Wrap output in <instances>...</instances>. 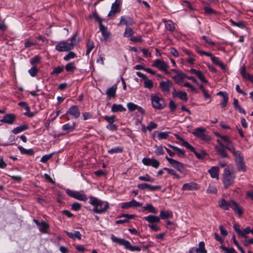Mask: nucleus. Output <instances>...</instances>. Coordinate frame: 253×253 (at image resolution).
<instances>
[{"label": "nucleus", "mask_w": 253, "mask_h": 253, "mask_svg": "<svg viewBox=\"0 0 253 253\" xmlns=\"http://www.w3.org/2000/svg\"><path fill=\"white\" fill-rule=\"evenodd\" d=\"M151 99L153 108L162 110L166 106V103L164 99L157 95L151 96Z\"/></svg>", "instance_id": "0eeeda50"}, {"label": "nucleus", "mask_w": 253, "mask_h": 253, "mask_svg": "<svg viewBox=\"0 0 253 253\" xmlns=\"http://www.w3.org/2000/svg\"><path fill=\"white\" fill-rule=\"evenodd\" d=\"M144 85L145 87L151 89L153 86V83L151 80L147 79L144 82Z\"/></svg>", "instance_id": "052dcab7"}, {"label": "nucleus", "mask_w": 253, "mask_h": 253, "mask_svg": "<svg viewBox=\"0 0 253 253\" xmlns=\"http://www.w3.org/2000/svg\"><path fill=\"white\" fill-rule=\"evenodd\" d=\"M65 69L67 72L73 73L77 69V67L74 62H71L67 63Z\"/></svg>", "instance_id": "72a5a7b5"}, {"label": "nucleus", "mask_w": 253, "mask_h": 253, "mask_svg": "<svg viewBox=\"0 0 253 253\" xmlns=\"http://www.w3.org/2000/svg\"><path fill=\"white\" fill-rule=\"evenodd\" d=\"M33 221L38 226L39 229L41 233H47V231L49 228V225L47 223L43 221H42L41 222H40L38 220L35 219H33Z\"/></svg>", "instance_id": "2eb2a0df"}, {"label": "nucleus", "mask_w": 253, "mask_h": 253, "mask_svg": "<svg viewBox=\"0 0 253 253\" xmlns=\"http://www.w3.org/2000/svg\"><path fill=\"white\" fill-rule=\"evenodd\" d=\"M127 107L130 112H133L137 110L141 115L145 114V110L140 106H139L132 102H129L127 104Z\"/></svg>", "instance_id": "aec40b11"}, {"label": "nucleus", "mask_w": 253, "mask_h": 253, "mask_svg": "<svg viewBox=\"0 0 253 253\" xmlns=\"http://www.w3.org/2000/svg\"><path fill=\"white\" fill-rule=\"evenodd\" d=\"M66 193L68 196L80 201H86L87 199L86 195L79 191L68 189L66 190Z\"/></svg>", "instance_id": "1a4fd4ad"}, {"label": "nucleus", "mask_w": 253, "mask_h": 253, "mask_svg": "<svg viewBox=\"0 0 253 253\" xmlns=\"http://www.w3.org/2000/svg\"><path fill=\"white\" fill-rule=\"evenodd\" d=\"M115 116L113 115L111 116H105L104 117V119L109 124H113L115 122Z\"/></svg>", "instance_id": "680f3d73"}, {"label": "nucleus", "mask_w": 253, "mask_h": 253, "mask_svg": "<svg viewBox=\"0 0 253 253\" xmlns=\"http://www.w3.org/2000/svg\"><path fill=\"white\" fill-rule=\"evenodd\" d=\"M206 5L203 7L204 10V13L206 15H217L219 14V12L217 11L214 10L211 7L208 6V3L204 2Z\"/></svg>", "instance_id": "393cba45"}, {"label": "nucleus", "mask_w": 253, "mask_h": 253, "mask_svg": "<svg viewBox=\"0 0 253 253\" xmlns=\"http://www.w3.org/2000/svg\"><path fill=\"white\" fill-rule=\"evenodd\" d=\"M186 77H187V76L181 72L176 76H174L173 78L177 84H180L183 82L184 79Z\"/></svg>", "instance_id": "c9c22d12"}, {"label": "nucleus", "mask_w": 253, "mask_h": 253, "mask_svg": "<svg viewBox=\"0 0 253 253\" xmlns=\"http://www.w3.org/2000/svg\"><path fill=\"white\" fill-rule=\"evenodd\" d=\"M172 84L171 81L167 80V81H161L159 84V87L162 92L165 93H169Z\"/></svg>", "instance_id": "ddd939ff"}, {"label": "nucleus", "mask_w": 253, "mask_h": 253, "mask_svg": "<svg viewBox=\"0 0 253 253\" xmlns=\"http://www.w3.org/2000/svg\"><path fill=\"white\" fill-rule=\"evenodd\" d=\"M202 39L204 40L206 43H207L208 44L214 46L215 45V43L212 41L211 38H210L209 37H207L206 36H203L202 37Z\"/></svg>", "instance_id": "e2e57ef3"}, {"label": "nucleus", "mask_w": 253, "mask_h": 253, "mask_svg": "<svg viewBox=\"0 0 253 253\" xmlns=\"http://www.w3.org/2000/svg\"><path fill=\"white\" fill-rule=\"evenodd\" d=\"M86 55H88L91 51L94 48V43L92 41L88 40L86 44Z\"/></svg>", "instance_id": "58836bf2"}, {"label": "nucleus", "mask_w": 253, "mask_h": 253, "mask_svg": "<svg viewBox=\"0 0 253 253\" xmlns=\"http://www.w3.org/2000/svg\"><path fill=\"white\" fill-rule=\"evenodd\" d=\"M210 54H211V55H207V56L210 57L212 62L215 65L219 66L222 69V70L225 71L226 69L225 66L219 60V58L213 56V54L211 52H210Z\"/></svg>", "instance_id": "5701e85b"}, {"label": "nucleus", "mask_w": 253, "mask_h": 253, "mask_svg": "<svg viewBox=\"0 0 253 253\" xmlns=\"http://www.w3.org/2000/svg\"><path fill=\"white\" fill-rule=\"evenodd\" d=\"M139 180L143 181H148L153 182L154 181L155 179L152 177L148 174H146L144 176H140L138 177Z\"/></svg>", "instance_id": "09e8293b"}, {"label": "nucleus", "mask_w": 253, "mask_h": 253, "mask_svg": "<svg viewBox=\"0 0 253 253\" xmlns=\"http://www.w3.org/2000/svg\"><path fill=\"white\" fill-rule=\"evenodd\" d=\"M191 152H193L195 155L196 157L200 160L205 159V157L207 155V153L205 151H201L200 153L197 152L194 147L192 146V149H188Z\"/></svg>", "instance_id": "a878e982"}, {"label": "nucleus", "mask_w": 253, "mask_h": 253, "mask_svg": "<svg viewBox=\"0 0 253 253\" xmlns=\"http://www.w3.org/2000/svg\"><path fill=\"white\" fill-rule=\"evenodd\" d=\"M70 115L74 118H78L81 114L78 107L76 105L72 106L67 111L66 115Z\"/></svg>", "instance_id": "a211bd4d"}, {"label": "nucleus", "mask_w": 253, "mask_h": 253, "mask_svg": "<svg viewBox=\"0 0 253 253\" xmlns=\"http://www.w3.org/2000/svg\"><path fill=\"white\" fill-rule=\"evenodd\" d=\"M156 149L155 151V153L157 156L163 155L164 154V151L162 146H158L155 145Z\"/></svg>", "instance_id": "6e6d98bb"}, {"label": "nucleus", "mask_w": 253, "mask_h": 253, "mask_svg": "<svg viewBox=\"0 0 253 253\" xmlns=\"http://www.w3.org/2000/svg\"><path fill=\"white\" fill-rule=\"evenodd\" d=\"M175 138L182 142V145L185 147L187 149H192V145H190L187 141H185L183 138L181 137L179 135L175 134Z\"/></svg>", "instance_id": "a19ab883"}, {"label": "nucleus", "mask_w": 253, "mask_h": 253, "mask_svg": "<svg viewBox=\"0 0 253 253\" xmlns=\"http://www.w3.org/2000/svg\"><path fill=\"white\" fill-rule=\"evenodd\" d=\"M251 231V228L250 226H247L243 230H242L238 236L239 237H243L244 238H247V235L250 233Z\"/></svg>", "instance_id": "c03bdc74"}, {"label": "nucleus", "mask_w": 253, "mask_h": 253, "mask_svg": "<svg viewBox=\"0 0 253 253\" xmlns=\"http://www.w3.org/2000/svg\"><path fill=\"white\" fill-rule=\"evenodd\" d=\"M212 178L219 179V169L217 166L212 167L208 170Z\"/></svg>", "instance_id": "b1692460"}, {"label": "nucleus", "mask_w": 253, "mask_h": 253, "mask_svg": "<svg viewBox=\"0 0 253 253\" xmlns=\"http://www.w3.org/2000/svg\"><path fill=\"white\" fill-rule=\"evenodd\" d=\"M117 89V86L116 84H114L111 87H109L106 91V94L107 96V98L109 99L115 98L116 96Z\"/></svg>", "instance_id": "4be33fe9"}, {"label": "nucleus", "mask_w": 253, "mask_h": 253, "mask_svg": "<svg viewBox=\"0 0 253 253\" xmlns=\"http://www.w3.org/2000/svg\"><path fill=\"white\" fill-rule=\"evenodd\" d=\"M16 120V116L14 114L8 113L5 115L0 122L11 125L14 123Z\"/></svg>", "instance_id": "4468645a"}, {"label": "nucleus", "mask_w": 253, "mask_h": 253, "mask_svg": "<svg viewBox=\"0 0 253 253\" xmlns=\"http://www.w3.org/2000/svg\"><path fill=\"white\" fill-rule=\"evenodd\" d=\"M173 216L172 212L171 211H161L160 213V218L162 219H166L171 218Z\"/></svg>", "instance_id": "473e14b6"}, {"label": "nucleus", "mask_w": 253, "mask_h": 253, "mask_svg": "<svg viewBox=\"0 0 253 253\" xmlns=\"http://www.w3.org/2000/svg\"><path fill=\"white\" fill-rule=\"evenodd\" d=\"M64 66H58L53 68L52 71L51 72L52 75H57L62 73L64 71Z\"/></svg>", "instance_id": "49530a36"}, {"label": "nucleus", "mask_w": 253, "mask_h": 253, "mask_svg": "<svg viewBox=\"0 0 253 253\" xmlns=\"http://www.w3.org/2000/svg\"><path fill=\"white\" fill-rule=\"evenodd\" d=\"M164 22L165 24V27L170 32H173L175 30V26L172 21L165 20Z\"/></svg>", "instance_id": "e433bc0d"}, {"label": "nucleus", "mask_w": 253, "mask_h": 253, "mask_svg": "<svg viewBox=\"0 0 253 253\" xmlns=\"http://www.w3.org/2000/svg\"><path fill=\"white\" fill-rule=\"evenodd\" d=\"M77 57L76 54L72 51H70L66 55L63 57V59L65 61H69L71 59Z\"/></svg>", "instance_id": "4d7b16f0"}, {"label": "nucleus", "mask_w": 253, "mask_h": 253, "mask_svg": "<svg viewBox=\"0 0 253 253\" xmlns=\"http://www.w3.org/2000/svg\"><path fill=\"white\" fill-rule=\"evenodd\" d=\"M100 31L101 32V34L103 37L106 39L108 38L110 36V33L107 31V28L102 24L100 23V25L99 26Z\"/></svg>", "instance_id": "4c0bfd02"}, {"label": "nucleus", "mask_w": 253, "mask_h": 253, "mask_svg": "<svg viewBox=\"0 0 253 253\" xmlns=\"http://www.w3.org/2000/svg\"><path fill=\"white\" fill-rule=\"evenodd\" d=\"M29 128V127L27 124H24L16 127H15L12 129V132L14 134H16L22 131L28 129Z\"/></svg>", "instance_id": "2f4dec72"}, {"label": "nucleus", "mask_w": 253, "mask_h": 253, "mask_svg": "<svg viewBox=\"0 0 253 253\" xmlns=\"http://www.w3.org/2000/svg\"><path fill=\"white\" fill-rule=\"evenodd\" d=\"M142 209L143 211L147 210L149 212L153 213H157L158 211L152 204H147L145 206L142 207Z\"/></svg>", "instance_id": "79ce46f5"}, {"label": "nucleus", "mask_w": 253, "mask_h": 253, "mask_svg": "<svg viewBox=\"0 0 253 253\" xmlns=\"http://www.w3.org/2000/svg\"><path fill=\"white\" fill-rule=\"evenodd\" d=\"M157 124L153 122H150L149 124L147 126L146 128H145L144 127H142V130L143 131H146V129H147L149 131H151L152 130L155 129L157 127Z\"/></svg>", "instance_id": "864d4df0"}, {"label": "nucleus", "mask_w": 253, "mask_h": 253, "mask_svg": "<svg viewBox=\"0 0 253 253\" xmlns=\"http://www.w3.org/2000/svg\"><path fill=\"white\" fill-rule=\"evenodd\" d=\"M123 148L122 147H116L113 148L109 150H108V153L110 154H113L114 153H121L123 152Z\"/></svg>", "instance_id": "3c124183"}, {"label": "nucleus", "mask_w": 253, "mask_h": 253, "mask_svg": "<svg viewBox=\"0 0 253 253\" xmlns=\"http://www.w3.org/2000/svg\"><path fill=\"white\" fill-rule=\"evenodd\" d=\"M206 131V129L205 128L198 127L194 130L193 134L203 140L206 141H210L211 137L205 134Z\"/></svg>", "instance_id": "6e6552de"}, {"label": "nucleus", "mask_w": 253, "mask_h": 253, "mask_svg": "<svg viewBox=\"0 0 253 253\" xmlns=\"http://www.w3.org/2000/svg\"><path fill=\"white\" fill-rule=\"evenodd\" d=\"M152 66L153 67L157 68L163 71L166 74H169V72L168 71L169 65L163 60L157 59L153 61Z\"/></svg>", "instance_id": "9d476101"}, {"label": "nucleus", "mask_w": 253, "mask_h": 253, "mask_svg": "<svg viewBox=\"0 0 253 253\" xmlns=\"http://www.w3.org/2000/svg\"><path fill=\"white\" fill-rule=\"evenodd\" d=\"M144 219L148 221L149 224H154V223H158L160 222V218L155 215H149L144 217Z\"/></svg>", "instance_id": "c756f323"}, {"label": "nucleus", "mask_w": 253, "mask_h": 253, "mask_svg": "<svg viewBox=\"0 0 253 253\" xmlns=\"http://www.w3.org/2000/svg\"><path fill=\"white\" fill-rule=\"evenodd\" d=\"M142 204L137 202L134 199H132L128 202H125L121 204V208L124 209H128L131 207H141Z\"/></svg>", "instance_id": "f3484780"}, {"label": "nucleus", "mask_w": 253, "mask_h": 253, "mask_svg": "<svg viewBox=\"0 0 253 253\" xmlns=\"http://www.w3.org/2000/svg\"><path fill=\"white\" fill-rule=\"evenodd\" d=\"M168 146L172 148L173 150L176 151L178 156H184L185 155V152L183 150H182L176 146H173L170 144H169Z\"/></svg>", "instance_id": "de8ad7c7"}, {"label": "nucleus", "mask_w": 253, "mask_h": 253, "mask_svg": "<svg viewBox=\"0 0 253 253\" xmlns=\"http://www.w3.org/2000/svg\"><path fill=\"white\" fill-rule=\"evenodd\" d=\"M235 177L236 175L233 171L230 170L229 168H225L222 174V182L224 188L227 189L232 186Z\"/></svg>", "instance_id": "20e7f679"}, {"label": "nucleus", "mask_w": 253, "mask_h": 253, "mask_svg": "<svg viewBox=\"0 0 253 253\" xmlns=\"http://www.w3.org/2000/svg\"><path fill=\"white\" fill-rule=\"evenodd\" d=\"M219 206L224 210H228L229 208H231L236 211L239 216H241L243 214L242 208L233 200L226 201L224 199H222L219 204Z\"/></svg>", "instance_id": "7ed1b4c3"}, {"label": "nucleus", "mask_w": 253, "mask_h": 253, "mask_svg": "<svg viewBox=\"0 0 253 253\" xmlns=\"http://www.w3.org/2000/svg\"><path fill=\"white\" fill-rule=\"evenodd\" d=\"M134 23L135 22L132 18L129 16H123L121 17L120 21L118 25H126V26H128L133 25Z\"/></svg>", "instance_id": "6ab92c4d"}, {"label": "nucleus", "mask_w": 253, "mask_h": 253, "mask_svg": "<svg viewBox=\"0 0 253 253\" xmlns=\"http://www.w3.org/2000/svg\"><path fill=\"white\" fill-rule=\"evenodd\" d=\"M226 141V144H224L222 141L217 139L216 140L219 146L216 145L214 149L216 152L222 158H229V155L227 154L226 149L230 151L234 157L235 162L242 160L244 157L240 151H236L231 140H229L227 137H223Z\"/></svg>", "instance_id": "f257e3e1"}, {"label": "nucleus", "mask_w": 253, "mask_h": 253, "mask_svg": "<svg viewBox=\"0 0 253 253\" xmlns=\"http://www.w3.org/2000/svg\"><path fill=\"white\" fill-rule=\"evenodd\" d=\"M134 34V32L132 29L129 26H126L125 31L124 33V37L128 38L131 37Z\"/></svg>", "instance_id": "8fccbe9b"}, {"label": "nucleus", "mask_w": 253, "mask_h": 253, "mask_svg": "<svg viewBox=\"0 0 253 253\" xmlns=\"http://www.w3.org/2000/svg\"><path fill=\"white\" fill-rule=\"evenodd\" d=\"M121 3V0H116L113 3H112L111 6V9L108 14V17L113 16L116 13L120 12V5Z\"/></svg>", "instance_id": "f8f14e48"}, {"label": "nucleus", "mask_w": 253, "mask_h": 253, "mask_svg": "<svg viewBox=\"0 0 253 253\" xmlns=\"http://www.w3.org/2000/svg\"><path fill=\"white\" fill-rule=\"evenodd\" d=\"M237 170L239 171L245 172L247 170L246 166L244 162V160H240L239 161L235 162Z\"/></svg>", "instance_id": "bb28decb"}, {"label": "nucleus", "mask_w": 253, "mask_h": 253, "mask_svg": "<svg viewBox=\"0 0 253 253\" xmlns=\"http://www.w3.org/2000/svg\"><path fill=\"white\" fill-rule=\"evenodd\" d=\"M229 21L231 23V25L233 26L238 27L241 29H244L246 27L245 22L243 21H240L236 22L234 21L233 20L230 19Z\"/></svg>", "instance_id": "a18cd8bd"}, {"label": "nucleus", "mask_w": 253, "mask_h": 253, "mask_svg": "<svg viewBox=\"0 0 253 253\" xmlns=\"http://www.w3.org/2000/svg\"><path fill=\"white\" fill-rule=\"evenodd\" d=\"M54 154H55V152H53L49 154L45 155L43 156L41 159V162L43 163H46L48 160H49L50 159H51L52 158V156Z\"/></svg>", "instance_id": "5fc2aeb1"}, {"label": "nucleus", "mask_w": 253, "mask_h": 253, "mask_svg": "<svg viewBox=\"0 0 253 253\" xmlns=\"http://www.w3.org/2000/svg\"><path fill=\"white\" fill-rule=\"evenodd\" d=\"M196 76L202 82L205 83H208V81L205 79L204 75L203 74L201 71L197 73Z\"/></svg>", "instance_id": "338daca9"}, {"label": "nucleus", "mask_w": 253, "mask_h": 253, "mask_svg": "<svg viewBox=\"0 0 253 253\" xmlns=\"http://www.w3.org/2000/svg\"><path fill=\"white\" fill-rule=\"evenodd\" d=\"M173 96L174 97L177 96L179 99L185 101H187V94L186 92L179 91L176 92L175 88H174V93H173Z\"/></svg>", "instance_id": "7c9ffc66"}, {"label": "nucleus", "mask_w": 253, "mask_h": 253, "mask_svg": "<svg viewBox=\"0 0 253 253\" xmlns=\"http://www.w3.org/2000/svg\"><path fill=\"white\" fill-rule=\"evenodd\" d=\"M82 207V205L80 203L78 202L74 203L71 205V209L72 210L75 211H79Z\"/></svg>", "instance_id": "69168bd1"}, {"label": "nucleus", "mask_w": 253, "mask_h": 253, "mask_svg": "<svg viewBox=\"0 0 253 253\" xmlns=\"http://www.w3.org/2000/svg\"><path fill=\"white\" fill-rule=\"evenodd\" d=\"M76 126V123L75 122H73L72 124L67 123L62 126V129L63 130L69 133L75 129Z\"/></svg>", "instance_id": "c85d7f7f"}, {"label": "nucleus", "mask_w": 253, "mask_h": 253, "mask_svg": "<svg viewBox=\"0 0 253 253\" xmlns=\"http://www.w3.org/2000/svg\"><path fill=\"white\" fill-rule=\"evenodd\" d=\"M221 249L225 252V253H236L235 250L233 248H227L224 246H221Z\"/></svg>", "instance_id": "0e129e2a"}, {"label": "nucleus", "mask_w": 253, "mask_h": 253, "mask_svg": "<svg viewBox=\"0 0 253 253\" xmlns=\"http://www.w3.org/2000/svg\"><path fill=\"white\" fill-rule=\"evenodd\" d=\"M18 149L21 154H25L28 156H33L35 154V151L33 149H26L21 146H18Z\"/></svg>", "instance_id": "cd10ccee"}, {"label": "nucleus", "mask_w": 253, "mask_h": 253, "mask_svg": "<svg viewBox=\"0 0 253 253\" xmlns=\"http://www.w3.org/2000/svg\"><path fill=\"white\" fill-rule=\"evenodd\" d=\"M55 49L59 52L68 51L73 49V45L65 41L60 42L56 44Z\"/></svg>", "instance_id": "9b49d317"}, {"label": "nucleus", "mask_w": 253, "mask_h": 253, "mask_svg": "<svg viewBox=\"0 0 253 253\" xmlns=\"http://www.w3.org/2000/svg\"><path fill=\"white\" fill-rule=\"evenodd\" d=\"M38 71L39 70L37 68V67L36 66H34L29 70L28 72L32 77H34L37 75Z\"/></svg>", "instance_id": "13d9d810"}, {"label": "nucleus", "mask_w": 253, "mask_h": 253, "mask_svg": "<svg viewBox=\"0 0 253 253\" xmlns=\"http://www.w3.org/2000/svg\"><path fill=\"white\" fill-rule=\"evenodd\" d=\"M66 234L70 238H72L74 240H75L76 238H77L79 240L81 239L82 235L78 231H76L74 233L69 232L67 231Z\"/></svg>", "instance_id": "ea45409f"}, {"label": "nucleus", "mask_w": 253, "mask_h": 253, "mask_svg": "<svg viewBox=\"0 0 253 253\" xmlns=\"http://www.w3.org/2000/svg\"><path fill=\"white\" fill-rule=\"evenodd\" d=\"M199 188L200 187L197 183L194 182H191L184 184L182 187L181 190L183 191L194 190H198Z\"/></svg>", "instance_id": "412c9836"}, {"label": "nucleus", "mask_w": 253, "mask_h": 253, "mask_svg": "<svg viewBox=\"0 0 253 253\" xmlns=\"http://www.w3.org/2000/svg\"><path fill=\"white\" fill-rule=\"evenodd\" d=\"M154 133H157V137L159 139H166L169 138V132H160L158 131H155Z\"/></svg>", "instance_id": "37998d69"}, {"label": "nucleus", "mask_w": 253, "mask_h": 253, "mask_svg": "<svg viewBox=\"0 0 253 253\" xmlns=\"http://www.w3.org/2000/svg\"><path fill=\"white\" fill-rule=\"evenodd\" d=\"M168 162L176 169L179 171L183 176L188 174V170L184 167V164L172 158L166 157Z\"/></svg>", "instance_id": "423d86ee"}, {"label": "nucleus", "mask_w": 253, "mask_h": 253, "mask_svg": "<svg viewBox=\"0 0 253 253\" xmlns=\"http://www.w3.org/2000/svg\"><path fill=\"white\" fill-rule=\"evenodd\" d=\"M41 61V57L38 55L35 56L33 58L31 59L30 63L34 66L37 63H39Z\"/></svg>", "instance_id": "bf43d9fd"}, {"label": "nucleus", "mask_w": 253, "mask_h": 253, "mask_svg": "<svg viewBox=\"0 0 253 253\" xmlns=\"http://www.w3.org/2000/svg\"><path fill=\"white\" fill-rule=\"evenodd\" d=\"M163 169L167 171V172L169 174L173 175L174 178L178 179L180 178V176H179V174H178L177 173V172H176V171L175 170L172 169H170L167 168H164Z\"/></svg>", "instance_id": "603ef678"}, {"label": "nucleus", "mask_w": 253, "mask_h": 253, "mask_svg": "<svg viewBox=\"0 0 253 253\" xmlns=\"http://www.w3.org/2000/svg\"><path fill=\"white\" fill-rule=\"evenodd\" d=\"M142 162L145 166H152L154 168H158L160 166L159 162L155 159H151L149 158H144Z\"/></svg>", "instance_id": "dca6fc26"}, {"label": "nucleus", "mask_w": 253, "mask_h": 253, "mask_svg": "<svg viewBox=\"0 0 253 253\" xmlns=\"http://www.w3.org/2000/svg\"><path fill=\"white\" fill-rule=\"evenodd\" d=\"M89 203L93 206L92 211L96 213H103L109 209V204L97 198L90 196Z\"/></svg>", "instance_id": "f03ea898"}, {"label": "nucleus", "mask_w": 253, "mask_h": 253, "mask_svg": "<svg viewBox=\"0 0 253 253\" xmlns=\"http://www.w3.org/2000/svg\"><path fill=\"white\" fill-rule=\"evenodd\" d=\"M199 249L201 250V253H207V251L205 249V244L203 241L200 242L199 244Z\"/></svg>", "instance_id": "774afa93"}, {"label": "nucleus", "mask_w": 253, "mask_h": 253, "mask_svg": "<svg viewBox=\"0 0 253 253\" xmlns=\"http://www.w3.org/2000/svg\"><path fill=\"white\" fill-rule=\"evenodd\" d=\"M111 239L113 242L123 245L126 249L131 252H140L141 251V248L139 246H131L129 241L123 239L118 238L113 234L111 235Z\"/></svg>", "instance_id": "39448f33"}, {"label": "nucleus", "mask_w": 253, "mask_h": 253, "mask_svg": "<svg viewBox=\"0 0 253 253\" xmlns=\"http://www.w3.org/2000/svg\"><path fill=\"white\" fill-rule=\"evenodd\" d=\"M126 110V109L121 104H114L111 108V111L114 113L118 112H122Z\"/></svg>", "instance_id": "f704fd0d"}]
</instances>
